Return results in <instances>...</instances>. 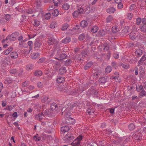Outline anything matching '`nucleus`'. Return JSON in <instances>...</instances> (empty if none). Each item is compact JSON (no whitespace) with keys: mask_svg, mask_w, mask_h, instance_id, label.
<instances>
[{"mask_svg":"<svg viewBox=\"0 0 146 146\" xmlns=\"http://www.w3.org/2000/svg\"><path fill=\"white\" fill-rule=\"evenodd\" d=\"M18 55V53L16 52H12L10 54L11 57L13 59L17 58Z\"/></svg>","mask_w":146,"mask_h":146,"instance_id":"393cba45","label":"nucleus"},{"mask_svg":"<svg viewBox=\"0 0 146 146\" xmlns=\"http://www.w3.org/2000/svg\"><path fill=\"white\" fill-rule=\"evenodd\" d=\"M70 129V128L68 126H62L61 129V131L62 133L61 134L63 135V133L68 132Z\"/></svg>","mask_w":146,"mask_h":146,"instance_id":"4468645a","label":"nucleus"},{"mask_svg":"<svg viewBox=\"0 0 146 146\" xmlns=\"http://www.w3.org/2000/svg\"><path fill=\"white\" fill-rule=\"evenodd\" d=\"M112 30L113 33H115L118 31L119 29L116 26H115L112 27Z\"/></svg>","mask_w":146,"mask_h":146,"instance_id":"6e6d98bb","label":"nucleus"},{"mask_svg":"<svg viewBox=\"0 0 146 146\" xmlns=\"http://www.w3.org/2000/svg\"><path fill=\"white\" fill-rule=\"evenodd\" d=\"M14 81V80H12L11 78H5L4 80V83L5 84H9L12 83Z\"/></svg>","mask_w":146,"mask_h":146,"instance_id":"b1692460","label":"nucleus"},{"mask_svg":"<svg viewBox=\"0 0 146 146\" xmlns=\"http://www.w3.org/2000/svg\"><path fill=\"white\" fill-rule=\"evenodd\" d=\"M45 117L44 115L42 113H39L36 115L35 118L36 120L39 121L42 120L44 117Z\"/></svg>","mask_w":146,"mask_h":146,"instance_id":"ddd939ff","label":"nucleus"},{"mask_svg":"<svg viewBox=\"0 0 146 146\" xmlns=\"http://www.w3.org/2000/svg\"><path fill=\"white\" fill-rule=\"evenodd\" d=\"M34 25L35 26L37 27L40 25V23L39 21H37L36 19H34Z\"/></svg>","mask_w":146,"mask_h":146,"instance_id":"bf43d9fd","label":"nucleus"},{"mask_svg":"<svg viewBox=\"0 0 146 146\" xmlns=\"http://www.w3.org/2000/svg\"><path fill=\"white\" fill-rule=\"evenodd\" d=\"M60 58L61 60L65 59L67 56V55L66 54H61L60 56Z\"/></svg>","mask_w":146,"mask_h":146,"instance_id":"13d9d810","label":"nucleus"},{"mask_svg":"<svg viewBox=\"0 0 146 146\" xmlns=\"http://www.w3.org/2000/svg\"><path fill=\"white\" fill-rule=\"evenodd\" d=\"M13 48L12 47H10L8 48L7 50L4 51V54L5 55H7L9 53L13 50Z\"/></svg>","mask_w":146,"mask_h":146,"instance_id":"37998d69","label":"nucleus"},{"mask_svg":"<svg viewBox=\"0 0 146 146\" xmlns=\"http://www.w3.org/2000/svg\"><path fill=\"white\" fill-rule=\"evenodd\" d=\"M33 139L36 141H38L41 140V138L39 136L38 134H37L34 136Z\"/></svg>","mask_w":146,"mask_h":146,"instance_id":"58836bf2","label":"nucleus"},{"mask_svg":"<svg viewBox=\"0 0 146 146\" xmlns=\"http://www.w3.org/2000/svg\"><path fill=\"white\" fill-rule=\"evenodd\" d=\"M85 38V35L84 33H82L78 37V39L80 40H83Z\"/></svg>","mask_w":146,"mask_h":146,"instance_id":"603ef678","label":"nucleus"},{"mask_svg":"<svg viewBox=\"0 0 146 146\" xmlns=\"http://www.w3.org/2000/svg\"><path fill=\"white\" fill-rule=\"evenodd\" d=\"M132 137L133 139H135V141L137 142H139L141 139V134L138 133L133 134L132 136Z\"/></svg>","mask_w":146,"mask_h":146,"instance_id":"0eeeda50","label":"nucleus"},{"mask_svg":"<svg viewBox=\"0 0 146 146\" xmlns=\"http://www.w3.org/2000/svg\"><path fill=\"white\" fill-rule=\"evenodd\" d=\"M45 116L51 117L52 115V112L49 109H47L44 112Z\"/></svg>","mask_w":146,"mask_h":146,"instance_id":"1a4fd4ad","label":"nucleus"},{"mask_svg":"<svg viewBox=\"0 0 146 146\" xmlns=\"http://www.w3.org/2000/svg\"><path fill=\"white\" fill-rule=\"evenodd\" d=\"M59 14V11L58 9L54 10L52 12V15L54 16H57Z\"/></svg>","mask_w":146,"mask_h":146,"instance_id":"09e8293b","label":"nucleus"},{"mask_svg":"<svg viewBox=\"0 0 146 146\" xmlns=\"http://www.w3.org/2000/svg\"><path fill=\"white\" fill-rule=\"evenodd\" d=\"M45 18L46 20H48L50 19L51 17V14L50 13H48L45 14L44 15Z\"/></svg>","mask_w":146,"mask_h":146,"instance_id":"864d4df0","label":"nucleus"},{"mask_svg":"<svg viewBox=\"0 0 146 146\" xmlns=\"http://www.w3.org/2000/svg\"><path fill=\"white\" fill-rule=\"evenodd\" d=\"M113 20V17L111 15H109L107 17L106 21L107 23H110Z\"/></svg>","mask_w":146,"mask_h":146,"instance_id":"f704fd0d","label":"nucleus"},{"mask_svg":"<svg viewBox=\"0 0 146 146\" xmlns=\"http://www.w3.org/2000/svg\"><path fill=\"white\" fill-rule=\"evenodd\" d=\"M67 85H65L64 86H58L57 88L58 90L61 92L64 91L67 92V90H68V88H67Z\"/></svg>","mask_w":146,"mask_h":146,"instance_id":"f8f14e48","label":"nucleus"},{"mask_svg":"<svg viewBox=\"0 0 146 146\" xmlns=\"http://www.w3.org/2000/svg\"><path fill=\"white\" fill-rule=\"evenodd\" d=\"M129 36L131 39L133 40L136 38L137 35L134 32H133L130 33Z\"/></svg>","mask_w":146,"mask_h":146,"instance_id":"c756f323","label":"nucleus"},{"mask_svg":"<svg viewBox=\"0 0 146 146\" xmlns=\"http://www.w3.org/2000/svg\"><path fill=\"white\" fill-rule=\"evenodd\" d=\"M51 110L52 111H57L58 109V107L55 103H52L50 106Z\"/></svg>","mask_w":146,"mask_h":146,"instance_id":"2eb2a0df","label":"nucleus"},{"mask_svg":"<svg viewBox=\"0 0 146 146\" xmlns=\"http://www.w3.org/2000/svg\"><path fill=\"white\" fill-rule=\"evenodd\" d=\"M121 66L124 69H127L129 68L130 67V65L127 64H122Z\"/></svg>","mask_w":146,"mask_h":146,"instance_id":"de8ad7c7","label":"nucleus"},{"mask_svg":"<svg viewBox=\"0 0 146 146\" xmlns=\"http://www.w3.org/2000/svg\"><path fill=\"white\" fill-rule=\"evenodd\" d=\"M112 69L111 67L109 66L107 67L105 69V72L106 73H110L112 70Z\"/></svg>","mask_w":146,"mask_h":146,"instance_id":"c9c22d12","label":"nucleus"},{"mask_svg":"<svg viewBox=\"0 0 146 146\" xmlns=\"http://www.w3.org/2000/svg\"><path fill=\"white\" fill-rule=\"evenodd\" d=\"M68 27V24L67 23H65L63 25L61 29L62 31H65L67 29Z\"/></svg>","mask_w":146,"mask_h":146,"instance_id":"3c124183","label":"nucleus"},{"mask_svg":"<svg viewBox=\"0 0 146 146\" xmlns=\"http://www.w3.org/2000/svg\"><path fill=\"white\" fill-rule=\"evenodd\" d=\"M34 4V6L36 8H38L41 6V0H35Z\"/></svg>","mask_w":146,"mask_h":146,"instance_id":"f3484780","label":"nucleus"},{"mask_svg":"<svg viewBox=\"0 0 146 146\" xmlns=\"http://www.w3.org/2000/svg\"><path fill=\"white\" fill-rule=\"evenodd\" d=\"M56 81L58 83H61L64 81V78L62 77H59L56 79Z\"/></svg>","mask_w":146,"mask_h":146,"instance_id":"72a5a7b5","label":"nucleus"},{"mask_svg":"<svg viewBox=\"0 0 146 146\" xmlns=\"http://www.w3.org/2000/svg\"><path fill=\"white\" fill-rule=\"evenodd\" d=\"M25 11L29 14H33V15H32V17L36 15L38 16V14L36 13L37 12V11L34 9H33L31 8L29 9H26Z\"/></svg>","mask_w":146,"mask_h":146,"instance_id":"423d86ee","label":"nucleus"},{"mask_svg":"<svg viewBox=\"0 0 146 146\" xmlns=\"http://www.w3.org/2000/svg\"><path fill=\"white\" fill-rule=\"evenodd\" d=\"M82 139V135L79 136L71 143V145L73 146H81L80 142Z\"/></svg>","mask_w":146,"mask_h":146,"instance_id":"20e7f679","label":"nucleus"},{"mask_svg":"<svg viewBox=\"0 0 146 146\" xmlns=\"http://www.w3.org/2000/svg\"><path fill=\"white\" fill-rule=\"evenodd\" d=\"M140 37L141 39L145 41L146 39V35L144 34L141 35Z\"/></svg>","mask_w":146,"mask_h":146,"instance_id":"774afa93","label":"nucleus"},{"mask_svg":"<svg viewBox=\"0 0 146 146\" xmlns=\"http://www.w3.org/2000/svg\"><path fill=\"white\" fill-rule=\"evenodd\" d=\"M135 53L137 56H139L142 54V51L139 49H138L135 51Z\"/></svg>","mask_w":146,"mask_h":146,"instance_id":"cd10ccee","label":"nucleus"},{"mask_svg":"<svg viewBox=\"0 0 146 146\" xmlns=\"http://www.w3.org/2000/svg\"><path fill=\"white\" fill-rule=\"evenodd\" d=\"M17 72V70L16 69H12L10 70V73L11 74H15Z\"/></svg>","mask_w":146,"mask_h":146,"instance_id":"e2e57ef3","label":"nucleus"},{"mask_svg":"<svg viewBox=\"0 0 146 146\" xmlns=\"http://www.w3.org/2000/svg\"><path fill=\"white\" fill-rule=\"evenodd\" d=\"M94 110L93 107H90L89 108H88L86 111V112L89 115H90L91 114L93 113L94 112Z\"/></svg>","mask_w":146,"mask_h":146,"instance_id":"7c9ffc66","label":"nucleus"},{"mask_svg":"<svg viewBox=\"0 0 146 146\" xmlns=\"http://www.w3.org/2000/svg\"><path fill=\"white\" fill-rule=\"evenodd\" d=\"M37 85L38 87L39 88H42L43 87V83H42L41 82H38L37 83Z\"/></svg>","mask_w":146,"mask_h":146,"instance_id":"0e129e2a","label":"nucleus"},{"mask_svg":"<svg viewBox=\"0 0 146 146\" xmlns=\"http://www.w3.org/2000/svg\"><path fill=\"white\" fill-rule=\"evenodd\" d=\"M42 74V71L40 70H36L34 73V75L36 76H40Z\"/></svg>","mask_w":146,"mask_h":146,"instance_id":"aec40b11","label":"nucleus"},{"mask_svg":"<svg viewBox=\"0 0 146 146\" xmlns=\"http://www.w3.org/2000/svg\"><path fill=\"white\" fill-rule=\"evenodd\" d=\"M114 74L115 75L114 77H113V79H118V78L119 77V73L117 72H115L114 73Z\"/></svg>","mask_w":146,"mask_h":146,"instance_id":"338daca9","label":"nucleus"},{"mask_svg":"<svg viewBox=\"0 0 146 146\" xmlns=\"http://www.w3.org/2000/svg\"><path fill=\"white\" fill-rule=\"evenodd\" d=\"M33 68L34 65L33 64H29L27 66V69L28 70L33 69Z\"/></svg>","mask_w":146,"mask_h":146,"instance_id":"c03bdc74","label":"nucleus"},{"mask_svg":"<svg viewBox=\"0 0 146 146\" xmlns=\"http://www.w3.org/2000/svg\"><path fill=\"white\" fill-rule=\"evenodd\" d=\"M72 61L70 59H68L65 61L64 65L66 66H71Z\"/></svg>","mask_w":146,"mask_h":146,"instance_id":"4c0bfd02","label":"nucleus"},{"mask_svg":"<svg viewBox=\"0 0 146 146\" xmlns=\"http://www.w3.org/2000/svg\"><path fill=\"white\" fill-rule=\"evenodd\" d=\"M66 118H65V123L67 124L70 125H73L75 123V121L72 118L70 117H68L67 116V115L66 114Z\"/></svg>","mask_w":146,"mask_h":146,"instance_id":"6e6552de","label":"nucleus"},{"mask_svg":"<svg viewBox=\"0 0 146 146\" xmlns=\"http://www.w3.org/2000/svg\"><path fill=\"white\" fill-rule=\"evenodd\" d=\"M80 25L81 27L84 28L87 26L88 23L86 21L84 20L81 21L80 23Z\"/></svg>","mask_w":146,"mask_h":146,"instance_id":"c85d7f7f","label":"nucleus"},{"mask_svg":"<svg viewBox=\"0 0 146 146\" xmlns=\"http://www.w3.org/2000/svg\"><path fill=\"white\" fill-rule=\"evenodd\" d=\"M66 68L64 67H61L59 69V73L61 75H63L66 72Z\"/></svg>","mask_w":146,"mask_h":146,"instance_id":"4be33fe9","label":"nucleus"},{"mask_svg":"<svg viewBox=\"0 0 146 146\" xmlns=\"http://www.w3.org/2000/svg\"><path fill=\"white\" fill-rule=\"evenodd\" d=\"M46 58L44 57H42L38 60L37 62L38 63H41L43 62L45 60Z\"/></svg>","mask_w":146,"mask_h":146,"instance_id":"052dcab7","label":"nucleus"},{"mask_svg":"<svg viewBox=\"0 0 146 146\" xmlns=\"http://www.w3.org/2000/svg\"><path fill=\"white\" fill-rule=\"evenodd\" d=\"M67 106L68 107L66 106L65 108H66L65 109V108H63L61 111V112L62 113V115L66 111H68V105H67Z\"/></svg>","mask_w":146,"mask_h":146,"instance_id":"4d7b16f0","label":"nucleus"},{"mask_svg":"<svg viewBox=\"0 0 146 146\" xmlns=\"http://www.w3.org/2000/svg\"><path fill=\"white\" fill-rule=\"evenodd\" d=\"M54 129L52 128H49L48 129H47L46 130V132L47 133H51L53 131Z\"/></svg>","mask_w":146,"mask_h":146,"instance_id":"680f3d73","label":"nucleus"},{"mask_svg":"<svg viewBox=\"0 0 146 146\" xmlns=\"http://www.w3.org/2000/svg\"><path fill=\"white\" fill-rule=\"evenodd\" d=\"M116 11L115 9L112 7L107 8L106 9V11L108 13H114Z\"/></svg>","mask_w":146,"mask_h":146,"instance_id":"a211bd4d","label":"nucleus"},{"mask_svg":"<svg viewBox=\"0 0 146 146\" xmlns=\"http://www.w3.org/2000/svg\"><path fill=\"white\" fill-rule=\"evenodd\" d=\"M128 128L129 130L132 131L135 129V126L133 123H131L129 125Z\"/></svg>","mask_w":146,"mask_h":146,"instance_id":"8fccbe9b","label":"nucleus"},{"mask_svg":"<svg viewBox=\"0 0 146 146\" xmlns=\"http://www.w3.org/2000/svg\"><path fill=\"white\" fill-rule=\"evenodd\" d=\"M108 78V77L107 76L102 77L99 79V81L102 83L104 84L107 82Z\"/></svg>","mask_w":146,"mask_h":146,"instance_id":"dca6fc26","label":"nucleus"},{"mask_svg":"<svg viewBox=\"0 0 146 146\" xmlns=\"http://www.w3.org/2000/svg\"><path fill=\"white\" fill-rule=\"evenodd\" d=\"M11 18V15L9 14H6L4 16V19L7 21H10Z\"/></svg>","mask_w":146,"mask_h":146,"instance_id":"a19ab883","label":"nucleus"},{"mask_svg":"<svg viewBox=\"0 0 146 146\" xmlns=\"http://www.w3.org/2000/svg\"><path fill=\"white\" fill-rule=\"evenodd\" d=\"M40 56L39 53L36 52L33 54L31 55V58L33 59H36L38 58Z\"/></svg>","mask_w":146,"mask_h":146,"instance_id":"412c9836","label":"nucleus"},{"mask_svg":"<svg viewBox=\"0 0 146 146\" xmlns=\"http://www.w3.org/2000/svg\"><path fill=\"white\" fill-rule=\"evenodd\" d=\"M139 28L140 29L141 31L143 33L146 32V26L143 25H141L140 27Z\"/></svg>","mask_w":146,"mask_h":146,"instance_id":"bb28decb","label":"nucleus"},{"mask_svg":"<svg viewBox=\"0 0 146 146\" xmlns=\"http://www.w3.org/2000/svg\"><path fill=\"white\" fill-rule=\"evenodd\" d=\"M34 45L35 46L34 48L35 49L36 48H39L42 45L41 41L38 39H36L35 41Z\"/></svg>","mask_w":146,"mask_h":146,"instance_id":"9d476101","label":"nucleus"},{"mask_svg":"<svg viewBox=\"0 0 146 146\" xmlns=\"http://www.w3.org/2000/svg\"><path fill=\"white\" fill-rule=\"evenodd\" d=\"M71 41V39L70 38L69 36H68L63 39L62 40V42L64 44H67L70 42Z\"/></svg>","mask_w":146,"mask_h":146,"instance_id":"5701e85b","label":"nucleus"},{"mask_svg":"<svg viewBox=\"0 0 146 146\" xmlns=\"http://www.w3.org/2000/svg\"><path fill=\"white\" fill-rule=\"evenodd\" d=\"M129 27H125L123 29L122 31V33L125 34H127L129 32Z\"/></svg>","mask_w":146,"mask_h":146,"instance_id":"79ce46f5","label":"nucleus"},{"mask_svg":"<svg viewBox=\"0 0 146 146\" xmlns=\"http://www.w3.org/2000/svg\"><path fill=\"white\" fill-rule=\"evenodd\" d=\"M146 59V57L145 56H143L139 61L138 63L140 64H142L143 61L145 60Z\"/></svg>","mask_w":146,"mask_h":146,"instance_id":"49530a36","label":"nucleus"},{"mask_svg":"<svg viewBox=\"0 0 146 146\" xmlns=\"http://www.w3.org/2000/svg\"><path fill=\"white\" fill-rule=\"evenodd\" d=\"M136 24L137 25H140L141 23L142 22V19H141L140 17H138L136 19Z\"/></svg>","mask_w":146,"mask_h":146,"instance_id":"5fc2aeb1","label":"nucleus"},{"mask_svg":"<svg viewBox=\"0 0 146 146\" xmlns=\"http://www.w3.org/2000/svg\"><path fill=\"white\" fill-rule=\"evenodd\" d=\"M19 35V33L18 32H15L12 33L11 35H9L6 37L5 40L3 39L2 41L3 43L6 40H9L11 41H15L16 40L17 37Z\"/></svg>","mask_w":146,"mask_h":146,"instance_id":"f257e3e1","label":"nucleus"},{"mask_svg":"<svg viewBox=\"0 0 146 146\" xmlns=\"http://www.w3.org/2000/svg\"><path fill=\"white\" fill-rule=\"evenodd\" d=\"M48 99V96H44L41 98V100L42 102L45 103Z\"/></svg>","mask_w":146,"mask_h":146,"instance_id":"ea45409f","label":"nucleus"},{"mask_svg":"<svg viewBox=\"0 0 146 146\" xmlns=\"http://www.w3.org/2000/svg\"><path fill=\"white\" fill-rule=\"evenodd\" d=\"M48 43L50 45H54V46H56L58 44V42L53 36H50L48 38Z\"/></svg>","mask_w":146,"mask_h":146,"instance_id":"39448f33","label":"nucleus"},{"mask_svg":"<svg viewBox=\"0 0 146 146\" xmlns=\"http://www.w3.org/2000/svg\"><path fill=\"white\" fill-rule=\"evenodd\" d=\"M136 89L137 91L138 92H139L141 90H143V86L142 85H139L137 84L136 86Z\"/></svg>","mask_w":146,"mask_h":146,"instance_id":"2f4dec72","label":"nucleus"},{"mask_svg":"<svg viewBox=\"0 0 146 146\" xmlns=\"http://www.w3.org/2000/svg\"><path fill=\"white\" fill-rule=\"evenodd\" d=\"M74 135L70 133H68L62 139L66 143L71 142L74 138Z\"/></svg>","mask_w":146,"mask_h":146,"instance_id":"7ed1b4c3","label":"nucleus"},{"mask_svg":"<svg viewBox=\"0 0 146 146\" xmlns=\"http://www.w3.org/2000/svg\"><path fill=\"white\" fill-rule=\"evenodd\" d=\"M77 104L75 103L73 104H70V107H69L68 106V110H72L73 108L75 107Z\"/></svg>","mask_w":146,"mask_h":146,"instance_id":"69168bd1","label":"nucleus"},{"mask_svg":"<svg viewBox=\"0 0 146 146\" xmlns=\"http://www.w3.org/2000/svg\"><path fill=\"white\" fill-rule=\"evenodd\" d=\"M85 8V6L83 5L79 6L77 10L75 11L72 13L74 17L76 18L79 15L82 14L84 11Z\"/></svg>","mask_w":146,"mask_h":146,"instance_id":"f03ea898","label":"nucleus"},{"mask_svg":"<svg viewBox=\"0 0 146 146\" xmlns=\"http://www.w3.org/2000/svg\"><path fill=\"white\" fill-rule=\"evenodd\" d=\"M143 96H146V92L144 90H141L139 93V97L141 98Z\"/></svg>","mask_w":146,"mask_h":146,"instance_id":"e433bc0d","label":"nucleus"},{"mask_svg":"<svg viewBox=\"0 0 146 146\" xmlns=\"http://www.w3.org/2000/svg\"><path fill=\"white\" fill-rule=\"evenodd\" d=\"M98 29V28L97 26H92L91 31L93 33H96L97 32Z\"/></svg>","mask_w":146,"mask_h":146,"instance_id":"473e14b6","label":"nucleus"},{"mask_svg":"<svg viewBox=\"0 0 146 146\" xmlns=\"http://www.w3.org/2000/svg\"><path fill=\"white\" fill-rule=\"evenodd\" d=\"M18 40L20 41L19 44V45H22L23 43H24L25 42L27 41V40H25L23 39V36L21 35L18 38Z\"/></svg>","mask_w":146,"mask_h":146,"instance_id":"6ab92c4d","label":"nucleus"},{"mask_svg":"<svg viewBox=\"0 0 146 146\" xmlns=\"http://www.w3.org/2000/svg\"><path fill=\"white\" fill-rule=\"evenodd\" d=\"M34 88L33 86H29L28 87H27L26 88L24 89L23 92H29L30 90H31Z\"/></svg>","mask_w":146,"mask_h":146,"instance_id":"a878e982","label":"nucleus"},{"mask_svg":"<svg viewBox=\"0 0 146 146\" xmlns=\"http://www.w3.org/2000/svg\"><path fill=\"white\" fill-rule=\"evenodd\" d=\"M88 92L89 93L92 94L94 96H96L98 94V92L97 90L95 89H93L92 88H91L88 91Z\"/></svg>","mask_w":146,"mask_h":146,"instance_id":"9b49d317","label":"nucleus"},{"mask_svg":"<svg viewBox=\"0 0 146 146\" xmlns=\"http://www.w3.org/2000/svg\"><path fill=\"white\" fill-rule=\"evenodd\" d=\"M70 5L68 3H65L62 5V7L63 8L66 10H67L69 9Z\"/></svg>","mask_w":146,"mask_h":146,"instance_id":"a18cd8bd","label":"nucleus"}]
</instances>
